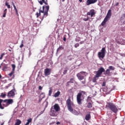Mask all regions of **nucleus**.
<instances>
[{"label": "nucleus", "mask_w": 125, "mask_h": 125, "mask_svg": "<svg viewBox=\"0 0 125 125\" xmlns=\"http://www.w3.org/2000/svg\"><path fill=\"white\" fill-rule=\"evenodd\" d=\"M54 109L55 110L56 112H59V110H60V106L58 104H55L54 105Z\"/></svg>", "instance_id": "nucleus-15"}, {"label": "nucleus", "mask_w": 125, "mask_h": 125, "mask_svg": "<svg viewBox=\"0 0 125 125\" xmlns=\"http://www.w3.org/2000/svg\"><path fill=\"white\" fill-rule=\"evenodd\" d=\"M63 49H64V47H63V46L62 45L60 46L57 50V53H58L59 51H61V50H63Z\"/></svg>", "instance_id": "nucleus-18"}, {"label": "nucleus", "mask_w": 125, "mask_h": 125, "mask_svg": "<svg viewBox=\"0 0 125 125\" xmlns=\"http://www.w3.org/2000/svg\"><path fill=\"white\" fill-rule=\"evenodd\" d=\"M51 94H52V88H50L48 93L49 96H51Z\"/></svg>", "instance_id": "nucleus-26"}, {"label": "nucleus", "mask_w": 125, "mask_h": 125, "mask_svg": "<svg viewBox=\"0 0 125 125\" xmlns=\"http://www.w3.org/2000/svg\"><path fill=\"white\" fill-rule=\"evenodd\" d=\"M39 89H40V90H42V86H39Z\"/></svg>", "instance_id": "nucleus-40"}, {"label": "nucleus", "mask_w": 125, "mask_h": 125, "mask_svg": "<svg viewBox=\"0 0 125 125\" xmlns=\"http://www.w3.org/2000/svg\"><path fill=\"white\" fill-rule=\"evenodd\" d=\"M88 17H87V18L83 19L84 21H88Z\"/></svg>", "instance_id": "nucleus-38"}, {"label": "nucleus", "mask_w": 125, "mask_h": 125, "mask_svg": "<svg viewBox=\"0 0 125 125\" xmlns=\"http://www.w3.org/2000/svg\"><path fill=\"white\" fill-rule=\"evenodd\" d=\"M106 53V49L104 47L102 48L101 52H99L98 53V57L100 59V60H102L105 57V54Z\"/></svg>", "instance_id": "nucleus-7"}, {"label": "nucleus", "mask_w": 125, "mask_h": 125, "mask_svg": "<svg viewBox=\"0 0 125 125\" xmlns=\"http://www.w3.org/2000/svg\"><path fill=\"white\" fill-rule=\"evenodd\" d=\"M5 5H6V6H7L8 8H10V5L8 4V2H5Z\"/></svg>", "instance_id": "nucleus-35"}, {"label": "nucleus", "mask_w": 125, "mask_h": 125, "mask_svg": "<svg viewBox=\"0 0 125 125\" xmlns=\"http://www.w3.org/2000/svg\"><path fill=\"white\" fill-rule=\"evenodd\" d=\"M6 16V14H5V13H3V16H2V17H5V16Z\"/></svg>", "instance_id": "nucleus-43"}, {"label": "nucleus", "mask_w": 125, "mask_h": 125, "mask_svg": "<svg viewBox=\"0 0 125 125\" xmlns=\"http://www.w3.org/2000/svg\"><path fill=\"white\" fill-rule=\"evenodd\" d=\"M4 125V122H3L2 123H1V124H0V125Z\"/></svg>", "instance_id": "nucleus-49"}, {"label": "nucleus", "mask_w": 125, "mask_h": 125, "mask_svg": "<svg viewBox=\"0 0 125 125\" xmlns=\"http://www.w3.org/2000/svg\"><path fill=\"white\" fill-rule=\"evenodd\" d=\"M96 13L94 9H91L89 12L87 13V15L91 16V17H93V16H95Z\"/></svg>", "instance_id": "nucleus-11"}, {"label": "nucleus", "mask_w": 125, "mask_h": 125, "mask_svg": "<svg viewBox=\"0 0 125 125\" xmlns=\"http://www.w3.org/2000/svg\"><path fill=\"white\" fill-rule=\"evenodd\" d=\"M83 94H82V93H79L77 95V103L78 104H79V105H82V95Z\"/></svg>", "instance_id": "nucleus-9"}, {"label": "nucleus", "mask_w": 125, "mask_h": 125, "mask_svg": "<svg viewBox=\"0 0 125 125\" xmlns=\"http://www.w3.org/2000/svg\"><path fill=\"white\" fill-rule=\"evenodd\" d=\"M4 11H6V12H7V9H5Z\"/></svg>", "instance_id": "nucleus-50"}, {"label": "nucleus", "mask_w": 125, "mask_h": 125, "mask_svg": "<svg viewBox=\"0 0 125 125\" xmlns=\"http://www.w3.org/2000/svg\"><path fill=\"white\" fill-rule=\"evenodd\" d=\"M97 2V0H87L86 4V5H90V4H93Z\"/></svg>", "instance_id": "nucleus-13"}, {"label": "nucleus", "mask_w": 125, "mask_h": 125, "mask_svg": "<svg viewBox=\"0 0 125 125\" xmlns=\"http://www.w3.org/2000/svg\"><path fill=\"white\" fill-rule=\"evenodd\" d=\"M111 16H112V11L111 10H109L107 14L104 19L103 22L101 23L102 26H104L105 24L107 22V21L111 18Z\"/></svg>", "instance_id": "nucleus-6"}, {"label": "nucleus", "mask_w": 125, "mask_h": 125, "mask_svg": "<svg viewBox=\"0 0 125 125\" xmlns=\"http://www.w3.org/2000/svg\"><path fill=\"white\" fill-rule=\"evenodd\" d=\"M105 108L110 110L115 114L118 113V107H117V106L112 103H107L105 105Z\"/></svg>", "instance_id": "nucleus-4"}, {"label": "nucleus", "mask_w": 125, "mask_h": 125, "mask_svg": "<svg viewBox=\"0 0 125 125\" xmlns=\"http://www.w3.org/2000/svg\"><path fill=\"white\" fill-rule=\"evenodd\" d=\"M42 1H39V3H40V4L41 5H42V4L43 3H44L45 4H46V5H47V3L46 2H45V0H41Z\"/></svg>", "instance_id": "nucleus-20"}, {"label": "nucleus", "mask_w": 125, "mask_h": 125, "mask_svg": "<svg viewBox=\"0 0 125 125\" xmlns=\"http://www.w3.org/2000/svg\"><path fill=\"white\" fill-rule=\"evenodd\" d=\"M12 71L15 72V68H16L15 64H12Z\"/></svg>", "instance_id": "nucleus-27"}, {"label": "nucleus", "mask_w": 125, "mask_h": 125, "mask_svg": "<svg viewBox=\"0 0 125 125\" xmlns=\"http://www.w3.org/2000/svg\"><path fill=\"white\" fill-rule=\"evenodd\" d=\"M60 94H61V92H60V91H58L55 93V94L54 95V97H59V95H60Z\"/></svg>", "instance_id": "nucleus-17"}, {"label": "nucleus", "mask_w": 125, "mask_h": 125, "mask_svg": "<svg viewBox=\"0 0 125 125\" xmlns=\"http://www.w3.org/2000/svg\"><path fill=\"white\" fill-rule=\"evenodd\" d=\"M46 8L45 10L44 11V8ZM48 10H49V6L48 5L46 7H44V6H42V10L41 9L39 10V13L37 12L36 13V15L37 16V18H39L40 16H41V13H43V16L42 17V19L44 18V17H46L48 15Z\"/></svg>", "instance_id": "nucleus-3"}, {"label": "nucleus", "mask_w": 125, "mask_h": 125, "mask_svg": "<svg viewBox=\"0 0 125 125\" xmlns=\"http://www.w3.org/2000/svg\"><path fill=\"white\" fill-rule=\"evenodd\" d=\"M82 83L83 84H84V83H85V81H82Z\"/></svg>", "instance_id": "nucleus-46"}, {"label": "nucleus", "mask_w": 125, "mask_h": 125, "mask_svg": "<svg viewBox=\"0 0 125 125\" xmlns=\"http://www.w3.org/2000/svg\"><path fill=\"white\" fill-rule=\"evenodd\" d=\"M6 96V94H3V93H1V95H0V97H1L2 98H4Z\"/></svg>", "instance_id": "nucleus-29"}, {"label": "nucleus", "mask_w": 125, "mask_h": 125, "mask_svg": "<svg viewBox=\"0 0 125 125\" xmlns=\"http://www.w3.org/2000/svg\"><path fill=\"white\" fill-rule=\"evenodd\" d=\"M45 97V95L44 94V93H42L41 94L40 98H41V99H43V98H44Z\"/></svg>", "instance_id": "nucleus-24"}, {"label": "nucleus", "mask_w": 125, "mask_h": 125, "mask_svg": "<svg viewBox=\"0 0 125 125\" xmlns=\"http://www.w3.org/2000/svg\"><path fill=\"white\" fill-rule=\"evenodd\" d=\"M13 100L11 99L6 100L0 99V109L3 110V109H4V107H7L8 106H9V105L13 104Z\"/></svg>", "instance_id": "nucleus-1"}, {"label": "nucleus", "mask_w": 125, "mask_h": 125, "mask_svg": "<svg viewBox=\"0 0 125 125\" xmlns=\"http://www.w3.org/2000/svg\"><path fill=\"white\" fill-rule=\"evenodd\" d=\"M5 55V53H3L1 54L0 57V60H1L2 59V57Z\"/></svg>", "instance_id": "nucleus-33"}, {"label": "nucleus", "mask_w": 125, "mask_h": 125, "mask_svg": "<svg viewBox=\"0 0 125 125\" xmlns=\"http://www.w3.org/2000/svg\"><path fill=\"white\" fill-rule=\"evenodd\" d=\"M61 123L59 122H57V125H60Z\"/></svg>", "instance_id": "nucleus-47"}, {"label": "nucleus", "mask_w": 125, "mask_h": 125, "mask_svg": "<svg viewBox=\"0 0 125 125\" xmlns=\"http://www.w3.org/2000/svg\"><path fill=\"white\" fill-rule=\"evenodd\" d=\"M108 69L110 71H114V70H115V67H114L113 66H109L108 67Z\"/></svg>", "instance_id": "nucleus-23"}, {"label": "nucleus", "mask_w": 125, "mask_h": 125, "mask_svg": "<svg viewBox=\"0 0 125 125\" xmlns=\"http://www.w3.org/2000/svg\"><path fill=\"white\" fill-rule=\"evenodd\" d=\"M117 43L124 45L125 44V40L123 39H121L117 42Z\"/></svg>", "instance_id": "nucleus-16"}, {"label": "nucleus", "mask_w": 125, "mask_h": 125, "mask_svg": "<svg viewBox=\"0 0 125 125\" xmlns=\"http://www.w3.org/2000/svg\"><path fill=\"white\" fill-rule=\"evenodd\" d=\"M75 82V80H74V78H71L70 79V81L67 82V85H69V83H74Z\"/></svg>", "instance_id": "nucleus-19"}, {"label": "nucleus", "mask_w": 125, "mask_h": 125, "mask_svg": "<svg viewBox=\"0 0 125 125\" xmlns=\"http://www.w3.org/2000/svg\"><path fill=\"white\" fill-rule=\"evenodd\" d=\"M23 40H22L21 41V45L20 46V47L21 48H22V47H23V46H24V44H23Z\"/></svg>", "instance_id": "nucleus-34"}, {"label": "nucleus", "mask_w": 125, "mask_h": 125, "mask_svg": "<svg viewBox=\"0 0 125 125\" xmlns=\"http://www.w3.org/2000/svg\"><path fill=\"white\" fill-rule=\"evenodd\" d=\"M7 68V64H5L2 68L3 71H5V69Z\"/></svg>", "instance_id": "nucleus-31"}, {"label": "nucleus", "mask_w": 125, "mask_h": 125, "mask_svg": "<svg viewBox=\"0 0 125 125\" xmlns=\"http://www.w3.org/2000/svg\"><path fill=\"white\" fill-rule=\"evenodd\" d=\"M12 5L14 7V10H15V11H17V8H16V6H15V5L14 4V3H13V2H12Z\"/></svg>", "instance_id": "nucleus-32"}, {"label": "nucleus", "mask_w": 125, "mask_h": 125, "mask_svg": "<svg viewBox=\"0 0 125 125\" xmlns=\"http://www.w3.org/2000/svg\"><path fill=\"white\" fill-rule=\"evenodd\" d=\"M45 77H47V76H49L51 73V69L46 68L44 71Z\"/></svg>", "instance_id": "nucleus-12"}, {"label": "nucleus", "mask_w": 125, "mask_h": 125, "mask_svg": "<svg viewBox=\"0 0 125 125\" xmlns=\"http://www.w3.org/2000/svg\"><path fill=\"white\" fill-rule=\"evenodd\" d=\"M15 92H16V90L15 89V88H14V89L8 93L7 96L9 98L14 97V96H15Z\"/></svg>", "instance_id": "nucleus-8"}, {"label": "nucleus", "mask_w": 125, "mask_h": 125, "mask_svg": "<svg viewBox=\"0 0 125 125\" xmlns=\"http://www.w3.org/2000/svg\"><path fill=\"white\" fill-rule=\"evenodd\" d=\"M0 116H2V114H0Z\"/></svg>", "instance_id": "nucleus-56"}, {"label": "nucleus", "mask_w": 125, "mask_h": 125, "mask_svg": "<svg viewBox=\"0 0 125 125\" xmlns=\"http://www.w3.org/2000/svg\"><path fill=\"white\" fill-rule=\"evenodd\" d=\"M66 104L67 105V109L69 112H73L74 109L73 107H75L74 103L71 100V98L69 97L66 101Z\"/></svg>", "instance_id": "nucleus-5"}, {"label": "nucleus", "mask_w": 125, "mask_h": 125, "mask_svg": "<svg viewBox=\"0 0 125 125\" xmlns=\"http://www.w3.org/2000/svg\"><path fill=\"white\" fill-rule=\"evenodd\" d=\"M106 85V83L105 82H103L102 84V86H105Z\"/></svg>", "instance_id": "nucleus-39"}, {"label": "nucleus", "mask_w": 125, "mask_h": 125, "mask_svg": "<svg viewBox=\"0 0 125 125\" xmlns=\"http://www.w3.org/2000/svg\"><path fill=\"white\" fill-rule=\"evenodd\" d=\"M79 41L80 40L77 41V40H76V42H79Z\"/></svg>", "instance_id": "nucleus-54"}, {"label": "nucleus", "mask_w": 125, "mask_h": 125, "mask_svg": "<svg viewBox=\"0 0 125 125\" xmlns=\"http://www.w3.org/2000/svg\"><path fill=\"white\" fill-rule=\"evenodd\" d=\"M111 74V72H110V70L109 69H106L105 71V75H110Z\"/></svg>", "instance_id": "nucleus-28"}, {"label": "nucleus", "mask_w": 125, "mask_h": 125, "mask_svg": "<svg viewBox=\"0 0 125 125\" xmlns=\"http://www.w3.org/2000/svg\"><path fill=\"white\" fill-rule=\"evenodd\" d=\"M85 74V72H81L80 73L77 74V77L80 80V81H82V80H83L84 79V77L83 75H84Z\"/></svg>", "instance_id": "nucleus-10"}, {"label": "nucleus", "mask_w": 125, "mask_h": 125, "mask_svg": "<svg viewBox=\"0 0 125 125\" xmlns=\"http://www.w3.org/2000/svg\"><path fill=\"white\" fill-rule=\"evenodd\" d=\"M51 112H52V109L51 110Z\"/></svg>", "instance_id": "nucleus-57"}, {"label": "nucleus", "mask_w": 125, "mask_h": 125, "mask_svg": "<svg viewBox=\"0 0 125 125\" xmlns=\"http://www.w3.org/2000/svg\"><path fill=\"white\" fill-rule=\"evenodd\" d=\"M80 2H82L83 1V0H79Z\"/></svg>", "instance_id": "nucleus-51"}, {"label": "nucleus", "mask_w": 125, "mask_h": 125, "mask_svg": "<svg viewBox=\"0 0 125 125\" xmlns=\"http://www.w3.org/2000/svg\"><path fill=\"white\" fill-rule=\"evenodd\" d=\"M4 13H5V14H6V13H7V12L6 11H4Z\"/></svg>", "instance_id": "nucleus-52"}, {"label": "nucleus", "mask_w": 125, "mask_h": 125, "mask_svg": "<svg viewBox=\"0 0 125 125\" xmlns=\"http://www.w3.org/2000/svg\"><path fill=\"white\" fill-rule=\"evenodd\" d=\"M91 119V115H90V112H88V113L85 115V120L86 121H89Z\"/></svg>", "instance_id": "nucleus-14"}, {"label": "nucleus", "mask_w": 125, "mask_h": 125, "mask_svg": "<svg viewBox=\"0 0 125 125\" xmlns=\"http://www.w3.org/2000/svg\"><path fill=\"white\" fill-rule=\"evenodd\" d=\"M41 114H42V112H41Z\"/></svg>", "instance_id": "nucleus-58"}, {"label": "nucleus", "mask_w": 125, "mask_h": 125, "mask_svg": "<svg viewBox=\"0 0 125 125\" xmlns=\"http://www.w3.org/2000/svg\"><path fill=\"white\" fill-rule=\"evenodd\" d=\"M0 79H1V75L0 74Z\"/></svg>", "instance_id": "nucleus-53"}, {"label": "nucleus", "mask_w": 125, "mask_h": 125, "mask_svg": "<svg viewBox=\"0 0 125 125\" xmlns=\"http://www.w3.org/2000/svg\"><path fill=\"white\" fill-rule=\"evenodd\" d=\"M67 72H68V70L67 69L64 70L63 72V75H66Z\"/></svg>", "instance_id": "nucleus-37"}, {"label": "nucleus", "mask_w": 125, "mask_h": 125, "mask_svg": "<svg viewBox=\"0 0 125 125\" xmlns=\"http://www.w3.org/2000/svg\"><path fill=\"white\" fill-rule=\"evenodd\" d=\"M82 93H83L84 94H85V92H84V91H82Z\"/></svg>", "instance_id": "nucleus-48"}, {"label": "nucleus", "mask_w": 125, "mask_h": 125, "mask_svg": "<svg viewBox=\"0 0 125 125\" xmlns=\"http://www.w3.org/2000/svg\"><path fill=\"white\" fill-rule=\"evenodd\" d=\"M119 5V2H117L115 4V6H118Z\"/></svg>", "instance_id": "nucleus-44"}, {"label": "nucleus", "mask_w": 125, "mask_h": 125, "mask_svg": "<svg viewBox=\"0 0 125 125\" xmlns=\"http://www.w3.org/2000/svg\"><path fill=\"white\" fill-rule=\"evenodd\" d=\"M32 118H29L27 120V122L25 124V125H30V123H32Z\"/></svg>", "instance_id": "nucleus-22"}, {"label": "nucleus", "mask_w": 125, "mask_h": 125, "mask_svg": "<svg viewBox=\"0 0 125 125\" xmlns=\"http://www.w3.org/2000/svg\"><path fill=\"white\" fill-rule=\"evenodd\" d=\"M21 121L19 119L16 120V123H15V125H21Z\"/></svg>", "instance_id": "nucleus-21"}, {"label": "nucleus", "mask_w": 125, "mask_h": 125, "mask_svg": "<svg viewBox=\"0 0 125 125\" xmlns=\"http://www.w3.org/2000/svg\"><path fill=\"white\" fill-rule=\"evenodd\" d=\"M62 1H65V0H62Z\"/></svg>", "instance_id": "nucleus-55"}, {"label": "nucleus", "mask_w": 125, "mask_h": 125, "mask_svg": "<svg viewBox=\"0 0 125 125\" xmlns=\"http://www.w3.org/2000/svg\"><path fill=\"white\" fill-rule=\"evenodd\" d=\"M63 41L64 42H66V36H63Z\"/></svg>", "instance_id": "nucleus-41"}, {"label": "nucleus", "mask_w": 125, "mask_h": 125, "mask_svg": "<svg viewBox=\"0 0 125 125\" xmlns=\"http://www.w3.org/2000/svg\"><path fill=\"white\" fill-rule=\"evenodd\" d=\"M14 73H15V71H12L11 73H10L9 74V77H11L13 76V78H14Z\"/></svg>", "instance_id": "nucleus-25"}, {"label": "nucleus", "mask_w": 125, "mask_h": 125, "mask_svg": "<svg viewBox=\"0 0 125 125\" xmlns=\"http://www.w3.org/2000/svg\"><path fill=\"white\" fill-rule=\"evenodd\" d=\"M80 44H83V43H84V41H81L80 42Z\"/></svg>", "instance_id": "nucleus-42"}, {"label": "nucleus", "mask_w": 125, "mask_h": 125, "mask_svg": "<svg viewBox=\"0 0 125 125\" xmlns=\"http://www.w3.org/2000/svg\"><path fill=\"white\" fill-rule=\"evenodd\" d=\"M16 14L18 16L19 14H18V11H16Z\"/></svg>", "instance_id": "nucleus-45"}, {"label": "nucleus", "mask_w": 125, "mask_h": 125, "mask_svg": "<svg viewBox=\"0 0 125 125\" xmlns=\"http://www.w3.org/2000/svg\"><path fill=\"white\" fill-rule=\"evenodd\" d=\"M79 46H80V44L79 43H76L74 45V47H75V48H77V47H79Z\"/></svg>", "instance_id": "nucleus-36"}, {"label": "nucleus", "mask_w": 125, "mask_h": 125, "mask_svg": "<svg viewBox=\"0 0 125 125\" xmlns=\"http://www.w3.org/2000/svg\"><path fill=\"white\" fill-rule=\"evenodd\" d=\"M87 107V108H92V104L90 103H88Z\"/></svg>", "instance_id": "nucleus-30"}, {"label": "nucleus", "mask_w": 125, "mask_h": 125, "mask_svg": "<svg viewBox=\"0 0 125 125\" xmlns=\"http://www.w3.org/2000/svg\"><path fill=\"white\" fill-rule=\"evenodd\" d=\"M104 72H105V69L103 67H100L98 71L96 72V75L92 79L93 83H97V80L101 77V75L103 73H104Z\"/></svg>", "instance_id": "nucleus-2"}]
</instances>
